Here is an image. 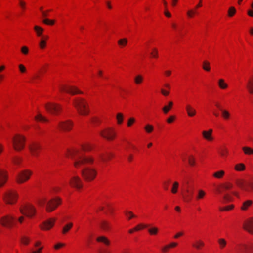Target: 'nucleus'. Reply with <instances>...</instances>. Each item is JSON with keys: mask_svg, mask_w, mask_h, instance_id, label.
<instances>
[{"mask_svg": "<svg viewBox=\"0 0 253 253\" xmlns=\"http://www.w3.org/2000/svg\"><path fill=\"white\" fill-rule=\"evenodd\" d=\"M69 155L74 161V165L76 168H81L86 165L92 164L94 159L92 156H86L78 149H73L69 151Z\"/></svg>", "mask_w": 253, "mask_h": 253, "instance_id": "f257e3e1", "label": "nucleus"}, {"mask_svg": "<svg viewBox=\"0 0 253 253\" xmlns=\"http://www.w3.org/2000/svg\"><path fill=\"white\" fill-rule=\"evenodd\" d=\"M73 104L81 115H86L88 114V104L85 100L78 98L74 100Z\"/></svg>", "mask_w": 253, "mask_h": 253, "instance_id": "f03ea898", "label": "nucleus"}, {"mask_svg": "<svg viewBox=\"0 0 253 253\" xmlns=\"http://www.w3.org/2000/svg\"><path fill=\"white\" fill-rule=\"evenodd\" d=\"M81 174L85 180L91 181L95 178L97 175V170L94 168L86 167L82 169Z\"/></svg>", "mask_w": 253, "mask_h": 253, "instance_id": "7ed1b4c3", "label": "nucleus"}, {"mask_svg": "<svg viewBox=\"0 0 253 253\" xmlns=\"http://www.w3.org/2000/svg\"><path fill=\"white\" fill-rule=\"evenodd\" d=\"M13 146L16 151H20L25 146V138L20 135H17L12 139Z\"/></svg>", "mask_w": 253, "mask_h": 253, "instance_id": "20e7f679", "label": "nucleus"}, {"mask_svg": "<svg viewBox=\"0 0 253 253\" xmlns=\"http://www.w3.org/2000/svg\"><path fill=\"white\" fill-rule=\"evenodd\" d=\"M0 222L2 226L10 228L15 224V218L14 216L7 215L0 218Z\"/></svg>", "mask_w": 253, "mask_h": 253, "instance_id": "39448f33", "label": "nucleus"}, {"mask_svg": "<svg viewBox=\"0 0 253 253\" xmlns=\"http://www.w3.org/2000/svg\"><path fill=\"white\" fill-rule=\"evenodd\" d=\"M32 172L28 169L21 171L16 176V180L18 183H22L27 181L30 179Z\"/></svg>", "mask_w": 253, "mask_h": 253, "instance_id": "423d86ee", "label": "nucleus"}, {"mask_svg": "<svg viewBox=\"0 0 253 253\" xmlns=\"http://www.w3.org/2000/svg\"><path fill=\"white\" fill-rule=\"evenodd\" d=\"M20 211L22 214L26 215L28 217H33L36 212L35 208L31 205L24 206L20 208Z\"/></svg>", "mask_w": 253, "mask_h": 253, "instance_id": "0eeeda50", "label": "nucleus"}, {"mask_svg": "<svg viewBox=\"0 0 253 253\" xmlns=\"http://www.w3.org/2000/svg\"><path fill=\"white\" fill-rule=\"evenodd\" d=\"M45 107L47 111L55 115L58 114L62 109L60 105L53 103H47Z\"/></svg>", "mask_w": 253, "mask_h": 253, "instance_id": "6e6552de", "label": "nucleus"}, {"mask_svg": "<svg viewBox=\"0 0 253 253\" xmlns=\"http://www.w3.org/2000/svg\"><path fill=\"white\" fill-rule=\"evenodd\" d=\"M61 203V199L56 198L49 200L46 204V209L48 212H51Z\"/></svg>", "mask_w": 253, "mask_h": 253, "instance_id": "1a4fd4ad", "label": "nucleus"}, {"mask_svg": "<svg viewBox=\"0 0 253 253\" xmlns=\"http://www.w3.org/2000/svg\"><path fill=\"white\" fill-rule=\"evenodd\" d=\"M100 135L108 140H112L116 136L115 131L110 128L105 129L100 132Z\"/></svg>", "mask_w": 253, "mask_h": 253, "instance_id": "9d476101", "label": "nucleus"}, {"mask_svg": "<svg viewBox=\"0 0 253 253\" xmlns=\"http://www.w3.org/2000/svg\"><path fill=\"white\" fill-rule=\"evenodd\" d=\"M17 199V194L15 191H9L4 196V200L8 204L14 203Z\"/></svg>", "mask_w": 253, "mask_h": 253, "instance_id": "9b49d317", "label": "nucleus"}, {"mask_svg": "<svg viewBox=\"0 0 253 253\" xmlns=\"http://www.w3.org/2000/svg\"><path fill=\"white\" fill-rule=\"evenodd\" d=\"M69 183L71 186L73 187H74L77 189H81L83 187V182L81 179L77 175H74L71 177Z\"/></svg>", "mask_w": 253, "mask_h": 253, "instance_id": "f8f14e48", "label": "nucleus"}, {"mask_svg": "<svg viewBox=\"0 0 253 253\" xmlns=\"http://www.w3.org/2000/svg\"><path fill=\"white\" fill-rule=\"evenodd\" d=\"M236 250L238 253H253V245H240Z\"/></svg>", "mask_w": 253, "mask_h": 253, "instance_id": "ddd939ff", "label": "nucleus"}, {"mask_svg": "<svg viewBox=\"0 0 253 253\" xmlns=\"http://www.w3.org/2000/svg\"><path fill=\"white\" fill-rule=\"evenodd\" d=\"M237 184L240 188L247 192H250L252 190H253V182H249L247 183H244L243 181L238 180L237 181Z\"/></svg>", "mask_w": 253, "mask_h": 253, "instance_id": "4468645a", "label": "nucleus"}, {"mask_svg": "<svg viewBox=\"0 0 253 253\" xmlns=\"http://www.w3.org/2000/svg\"><path fill=\"white\" fill-rule=\"evenodd\" d=\"M60 90L61 91H65L72 95L82 93V92L79 91L76 87L74 86H62L60 88Z\"/></svg>", "mask_w": 253, "mask_h": 253, "instance_id": "2eb2a0df", "label": "nucleus"}, {"mask_svg": "<svg viewBox=\"0 0 253 253\" xmlns=\"http://www.w3.org/2000/svg\"><path fill=\"white\" fill-rule=\"evenodd\" d=\"M29 149L33 156H37L41 146L39 144L34 142L29 145Z\"/></svg>", "mask_w": 253, "mask_h": 253, "instance_id": "dca6fc26", "label": "nucleus"}, {"mask_svg": "<svg viewBox=\"0 0 253 253\" xmlns=\"http://www.w3.org/2000/svg\"><path fill=\"white\" fill-rule=\"evenodd\" d=\"M243 228L253 234V218L246 220L243 224Z\"/></svg>", "mask_w": 253, "mask_h": 253, "instance_id": "f3484780", "label": "nucleus"}, {"mask_svg": "<svg viewBox=\"0 0 253 253\" xmlns=\"http://www.w3.org/2000/svg\"><path fill=\"white\" fill-rule=\"evenodd\" d=\"M73 123L69 120L61 122L59 124L60 128L65 131H69L71 129Z\"/></svg>", "mask_w": 253, "mask_h": 253, "instance_id": "a211bd4d", "label": "nucleus"}, {"mask_svg": "<svg viewBox=\"0 0 253 253\" xmlns=\"http://www.w3.org/2000/svg\"><path fill=\"white\" fill-rule=\"evenodd\" d=\"M55 221V219H49L44 221L41 227L43 230H49L53 226Z\"/></svg>", "mask_w": 253, "mask_h": 253, "instance_id": "6ab92c4d", "label": "nucleus"}, {"mask_svg": "<svg viewBox=\"0 0 253 253\" xmlns=\"http://www.w3.org/2000/svg\"><path fill=\"white\" fill-rule=\"evenodd\" d=\"M212 130L209 129L208 131H203L202 135L203 137L208 141H212L213 137L212 136Z\"/></svg>", "mask_w": 253, "mask_h": 253, "instance_id": "aec40b11", "label": "nucleus"}, {"mask_svg": "<svg viewBox=\"0 0 253 253\" xmlns=\"http://www.w3.org/2000/svg\"><path fill=\"white\" fill-rule=\"evenodd\" d=\"M246 87L249 92L253 94V76L248 80Z\"/></svg>", "mask_w": 253, "mask_h": 253, "instance_id": "412c9836", "label": "nucleus"}, {"mask_svg": "<svg viewBox=\"0 0 253 253\" xmlns=\"http://www.w3.org/2000/svg\"><path fill=\"white\" fill-rule=\"evenodd\" d=\"M186 110L187 111L188 115L189 117H193L196 113V110L194 108H193L190 105H186Z\"/></svg>", "mask_w": 253, "mask_h": 253, "instance_id": "4be33fe9", "label": "nucleus"}, {"mask_svg": "<svg viewBox=\"0 0 253 253\" xmlns=\"http://www.w3.org/2000/svg\"><path fill=\"white\" fill-rule=\"evenodd\" d=\"M7 180V175L5 172L0 170V187L4 185Z\"/></svg>", "mask_w": 253, "mask_h": 253, "instance_id": "5701e85b", "label": "nucleus"}, {"mask_svg": "<svg viewBox=\"0 0 253 253\" xmlns=\"http://www.w3.org/2000/svg\"><path fill=\"white\" fill-rule=\"evenodd\" d=\"M111 157L112 154L109 153L106 154H100L98 155L99 159L103 162L107 161L111 159Z\"/></svg>", "mask_w": 253, "mask_h": 253, "instance_id": "b1692460", "label": "nucleus"}, {"mask_svg": "<svg viewBox=\"0 0 253 253\" xmlns=\"http://www.w3.org/2000/svg\"><path fill=\"white\" fill-rule=\"evenodd\" d=\"M73 223L69 222L64 225L62 228V233L63 234H66L73 227Z\"/></svg>", "mask_w": 253, "mask_h": 253, "instance_id": "393cba45", "label": "nucleus"}, {"mask_svg": "<svg viewBox=\"0 0 253 253\" xmlns=\"http://www.w3.org/2000/svg\"><path fill=\"white\" fill-rule=\"evenodd\" d=\"M233 185L230 183H226L221 186V189H218L219 193H222L224 190H228L232 188Z\"/></svg>", "mask_w": 253, "mask_h": 253, "instance_id": "a878e982", "label": "nucleus"}, {"mask_svg": "<svg viewBox=\"0 0 253 253\" xmlns=\"http://www.w3.org/2000/svg\"><path fill=\"white\" fill-rule=\"evenodd\" d=\"M252 201L250 200L245 201L241 207V210L243 211L247 210L248 208L252 204Z\"/></svg>", "mask_w": 253, "mask_h": 253, "instance_id": "bb28decb", "label": "nucleus"}, {"mask_svg": "<svg viewBox=\"0 0 253 253\" xmlns=\"http://www.w3.org/2000/svg\"><path fill=\"white\" fill-rule=\"evenodd\" d=\"M173 106V102L170 101L169 102L167 105H165L162 109L165 114H167L168 112L172 108Z\"/></svg>", "mask_w": 253, "mask_h": 253, "instance_id": "cd10ccee", "label": "nucleus"}, {"mask_svg": "<svg viewBox=\"0 0 253 253\" xmlns=\"http://www.w3.org/2000/svg\"><path fill=\"white\" fill-rule=\"evenodd\" d=\"M100 226L103 230L107 231L110 228V224L106 221H102L100 223Z\"/></svg>", "mask_w": 253, "mask_h": 253, "instance_id": "c85d7f7f", "label": "nucleus"}, {"mask_svg": "<svg viewBox=\"0 0 253 253\" xmlns=\"http://www.w3.org/2000/svg\"><path fill=\"white\" fill-rule=\"evenodd\" d=\"M148 231L151 235H156L158 233L159 229L156 227H151L148 229Z\"/></svg>", "mask_w": 253, "mask_h": 253, "instance_id": "c756f323", "label": "nucleus"}, {"mask_svg": "<svg viewBox=\"0 0 253 253\" xmlns=\"http://www.w3.org/2000/svg\"><path fill=\"white\" fill-rule=\"evenodd\" d=\"M34 29L38 36H42V33L44 31L43 28L38 26H35Z\"/></svg>", "mask_w": 253, "mask_h": 253, "instance_id": "7c9ffc66", "label": "nucleus"}, {"mask_svg": "<svg viewBox=\"0 0 253 253\" xmlns=\"http://www.w3.org/2000/svg\"><path fill=\"white\" fill-rule=\"evenodd\" d=\"M242 150L244 153L246 155H253V149L249 147L245 146L242 147Z\"/></svg>", "mask_w": 253, "mask_h": 253, "instance_id": "2f4dec72", "label": "nucleus"}, {"mask_svg": "<svg viewBox=\"0 0 253 253\" xmlns=\"http://www.w3.org/2000/svg\"><path fill=\"white\" fill-rule=\"evenodd\" d=\"M97 241L98 242H101L104 243L106 245H109L110 244V241L109 240L104 236H100L97 238Z\"/></svg>", "mask_w": 253, "mask_h": 253, "instance_id": "473e14b6", "label": "nucleus"}, {"mask_svg": "<svg viewBox=\"0 0 253 253\" xmlns=\"http://www.w3.org/2000/svg\"><path fill=\"white\" fill-rule=\"evenodd\" d=\"M218 243L220 249H223L225 247L227 244V242L225 239L223 238H220L218 240Z\"/></svg>", "mask_w": 253, "mask_h": 253, "instance_id": "72a5a7b5", "label": "nucleus"}, {"mask_svg": "<svg viewBox=\"0 0 253 253\" xmlns=\"http://www.w3.org/2000/svg\"><path fill=\"white\" fill-rule=\"evenodd\" d=\"M220 110L222 113V117L225 120L229 119L230 116V113L227 110L224 109H220Z\"/></svg>", "mask_w": 253, "mask_h": 253, "instance_id": "f704fd0d", "label": "nucleus"}, {"mask_svg": "<svg viewBox=\"0 0 253 253\" xmlns=\"http://www.w3.org/2000/svg\"><path fill=\"white\" fill-rule=\"evenodd\" d=\"M218 85L220 88L223 89H226L228 86L227 84L225 83L224 80L222 79L219 80Z\"/></svg>", "mask_w": 253, "mask_h": 253, "instance_id": "c9c22d12", "label": "nucleus"}, {"mask_svg": "<svg viewBox=\"0 0 253 253\" xmlns=\"http://www.w3.org/2000/svg\"><path fill=\"white\" fill-rule=\"evenodd\" d=\"M143 80V78L142 75H138L134 78V82L136 84H140Z\"/></svg>", "mask_w": 253, "mask_h": 253, "instance_id": "e433bc0d", "label": "nucleus"}, {"mask_svg": "<svg viewBox=\"0 0 253 253\" xmlns=\"http://www.w3.org/2000/svg\"><path fill=\"white\" fill-rule=\"evenodd\" d=\"M118 43L121 47L125 46L127 43V40L126 38L121 39L118 40Z\"/></svg>", "mask_w": 253, "mask_h": 253, "instance_id": "4c0bfd02", "label": "nucleus"}, {"mask_svg": "<svg viewBox=\"0 0 253 253\" xmlns=\"http://www.w3.org/2000/svg\"><path fill=\"white\" fill-rule=\"evenodd\" d=\"M81 148L84 151H89L92 149L91 146L88 143L81 145Z\"/></svg>", "mask_w": 253, "mask_h": 253, "instance_id": "58836bf2", "label": "nucleus"}, {"mask_svg": "<svg viewBox=\"0 0 253 253\" xmlns=\"http://www.w3.org/2000/svg\"><path fill=\"white\" fill-rule=\"evenodd\" d=\"M202 68L204 70L209 71L211 69L210 63L207 61H204L203 62Z\"/></svg>", "mask_w": 253, "mask_h": 253, "instance_id": "ea45409f", "label": "nucleus"}, {"mask_svg": "<svg viewBox=\"0 0 253 253\" xmlns=\"http://www.w3.org/2000/svg\"><path fill=\"white\" fill-rule=\"evenodd\" d=\"M204 243L201 240L196 241L195 243L193 245V246L197 249H200L201 247L204 246Z\"/></svg>", "mask_w": 253, "mask_h": 253, "instance_id": "a19ab883", "label": "nucleus"}, {"mask_svg": "<svg viewBox=\"0 0 253 253\" xmlns=\"http://www.w3.org/2000/svg\"><path fill=\"white\" fill-rule=\"evenodd\" d=\"M35 118L37 121H40L42 122L48 121V120L46 118H45L44 117H43V116L40 114L35 116Z\"/></svg>", "mask_w": 253, "mask_h": 253, "instance_id": "79ce46f5", "label": "nucleus"}, {"mask_svg": "<svg viewBox=\"0 0 253 253\" xmlns=\"http://www.w3.org/2000/svg\"><path fill=\"white\" fill-rule=\"evenodd\" d=\"M245 169V165L242 163L237 164L235 167V169L237 171H242Z\"/></svg>", "mask_w": 253, "mask_h": 253, "instance_id": "37998d69", "label": "nucleus"}, {"mask_svg": "<svg viewBox=\"0 0 253 253\" xmlns=\"http://www.w3.org/2000/svg\"><path fill=\"white\" fill-rule=\"evenodd\" d=\"M148 226H149V225L144 224H139L138 225H137L136 227H134V230H135V231H137L141 229L147 228Z\"/></svg>", "mask_w": 253, "mask_h": 253, "instance_id": "c03bdc74", "label": "nucleus"}, {"mask_svg": "<svg viewBox=\"0 0 253 253\" xmlns=\"http://www.w3.org/2000/svg\"><path fill=\"white\" fill-rule=\"evenodd\" d=\"M224 174L223 170L218 171L213 174V176L217 178H221Z\"/></svg>", "mask_w": 253, "mask_h": 253, "instance_id": "a18cd8bd", "label": "nucleus"}, {"mask_svg": "<svg viewBox=\"0 0 253 253\" xmlns=\"http://www.w3.org/2000/svg\"><path fill=\"white\" fill-rule=\"evenodd\" d=\"M116 118L117 122L119 124H121L123 121V115L122 113H119L117 114Z\"/></svg>", "mask_w": 253, "mask_h": 253, "instance_id": "49530a36", "label": "nucleus"}, {"mask_svg": "<svg viewBox=\"0 0 253 253\" xmlns=\"http://www.w3.org/2000/svg\"><path fill=\"white\" fill-rule=\"evenodd\" d=\"M236 10L234 7H231L228 11V16L229 17H232L236 13Z\"/></svg>", "mask_w": 253, "mask_h": 253, "instance_id": "de8ad7c7", "label": "nucleus"}, {"mask_svg": "<svg viewBox=\"0 0 253 253\" xmlns=\"http://www.w3.org/2000/svg\"><path fill=\"white\" fill-rule=\"evenodd\" d=\"M46 42L43 39H41L39 42V46L41 49H44L46 46Z\"/></svg>", "mask_w": 253, "mask_h": 253, "instance_id": "09e8293b", "label": "nucleus"}, {"mask_svg": "<svg viewBox=\"0 0 253 253\" xmlns=\"http://www.w3.org/2000/svg\"><path fill=\"white\" fill-rule=\"evenodd\" d=\"M174 247V243H171L169 245H167V246H165V247H164L162 249V252L163 253H166V252H167L168 249L169 248H171V247Z\"/></svg>", "mask_w": 253, "mask_h": 253, "instance_id": "8fccbe9b", "label": "nucleus"}, {"mask_svg": "<svg viewBox=\"0 0 253 253\" xmlns=\"http://www.w3.org/2000/svg\"><path fill=\"white\" fill-rule=\"evenodd\" d=\"M223 199L225 202H227L231 201L232 198L229 194L225 193L223 195Z\"/></svg>", "mask_w": 253, "mask_h": 253, "instance_id": "3c124183", "label": "nucleus"}, {"mask_svg": "<svg viewBox=\"0 0 253 253\" xmlns=\"http://www.w3.org/2000/svg\"><path fill=\"white\" fill-rule=\"evenodd\" d=\"M144 129L147 133H151L153 130V126L151 125H147Z\"/></svg>", "mask_w": 253, "mask_h": 253, "instance_id": "603ef678", "label": "nucleus"}, {"mask_svg": "<svg viewBox=\"0 0 253 253\" xmlns=\"http://www.w3.org/2000/svg\"><path fill=\"white\" fill-rule=\"evenodd\" d=\"M42 22L45 24H47V25H52L54 24V20H50V19H44L43 20H42Z\"/></svg>", "mask_w": 253, "mask_h": 253, "instance_id": "864d4df0", "label": "nucleus"}, {"mask_svg": "<svg viewBox=\"0 0 253 253\" xmlns=\"http://www.w3.org/2000/svg\"><path fill=\"white\" fill-rule=\"evenodd\" d=\"M206 193L205 192L202 190H199L198 191V194L197 196V199H202L203 198L204 196L205 195Z\"/></svg>", "mask_w": 253, "mask_h": 253, "instance_id": "5fc2aeb1", "label": "nucleus"}, {"mask_svg": "<svg viewBox=\"0 0 253 253\" xmlns=\"http://www.w3.org/2000/svg\"><path fill=\"white\" fill-rule=\"evenodd\" d=\"M233 205H232L230 206H226V207L222 208H220V211H229V210H230L232 209H233Z\"/></svg>", "mask_w": 253, "mask_h": 253, "instance_id": "6e6d98bb", "label": "nucleus"}, {"mask_svg": "<svg viewBox=\"0 0 253 253\" xmlns=\"http://www.w3.org/2000/svg\"><path fill=\"white\" fill-rule=\"evenodd\" d=\"M19 69L20 71L22 73H25L26 71V68L22 64L19 65Z\"/></svg>", "mask_w": 253, "mask_h": 253, "instance_id": "4d7b16f0", "label": "nucleus"}, {"mask_svg": "<svg viewBox=\"0 0 253 253\" xmlns=\"http://www.w3.org/2000/svg\"><path fill=\"white\" fill-rule=\"evenodd\" d=\"M153 52L151 53V55L152 57L157 58L158 57V51L156 48H154L153 50Z\"/></svg>", "mask_w": 253, "mask_h": 253, "instance_id": "13d9d810", "label": "nucleus"}, {"mask_svg": "<svg viewBox=\"0 0 253 253\" xmlns=\"http://www.w3.org/2000/svg\"><path fill=\"white\" fill-rule=\"evenodd\" d=\"M28 51H29L28 48L26 46H23L21 48V52L24 54L26 55V54H28Z\"/></svg>", "mask_w": 253, "mask_h": 253, "instance_id": "bf43d9fd", "label": "nucleus"}, {"mask_svg": "<svg viewBox=\"0 0 253 253\" xmlns=\"http://www.w3.org/2000/svg\"><path fill=\"white\" fill-rule=\"evenodd\" d=\"M188 163L191 166H194L195 164L194 159L192 157H190L188 159Z\"/></svg>", "mask_w": 253, "mask_h": 253, "instance_id": "052dcab7", "label": "nucleus"}, {"mask_svg": "<svg viewBox=\"0 0 253 253\" xmlns=\"http://www.w3.org/2000/svg\"><path fill=\"white\" fill-rule=\"evenodd\" d=\"M135 122V119L134 118H131L128 120L127 123V126H130L132 125V124Z\"/></svg>", "mask_w": 253, "mask_h": 253, "instance_id": "680f3d73", "label": "nucleus"}, {"mask_svg": "<svg viewBox=\"0 0 253 253\" xmlns=\"http://www.w3.org/2000/svg\"><path fill=\"white\" fill-rule=\"evenodd\" d=\"M21 242L24 244L27 245L28 244L29 239L26 237H23L21 239Z\"/></svg>", "mask_w": 253, "mask_h": 253, "instance_id": "e2e57ef3", "label": "nucleus"}, {"mask_svg": "<svg viewBox=\"0 0 253 253\" xmlns=\"http://www.w3.org/2000/svg\"><path fill=\"white\" fill-rule=\"evenodd\" d=\"M174 121V116H170L167 119V122L168 123H171Z\"/></svg>", "mask_w": 253, "mask_h": 253, "instance_id": "0e129e2a", "label": "nucleus"}, {"mask_svg": "<svg viewBox=\"0 0 253 253\" xmlns=\"http://www.w3.org/2000/svg\"><path fill=\"white\" fill-rule=\"evenodd\" d=\"M65 244L63 243H58L54 246V248L55 249H58L61 247L64 246Z\"/></svg>", "mask_w": 253, "mask_h": 253, "instance_id": "69168bd1", "label": "nucleus"}, {"mask_svg": "<svg viewBox=\"0 0 253 253\" xmlns=\"http://www.w3.org/2000/svg\"><path fill=\"white\" fill-rule=\"evenodd\" d=\"M126 215H129V219L135 217V215L131 211L126 212Z\"/></svg>", "mask_w": 253, "mask_h": 253, "instance_id": "338daca9", "label": "nucleus"}, {"mask_svg": "<svg viewBox=\"0 0 253 253\" xmlns=\"http://www.w3.org/2000/svg\"><path fill=\"white\" fill-rule=\"evenodd\" d=\"M110 253V251H109L106 249H102L99 251V253Z\"/></svg>", "mask_w": 253, "mask_h": 253, "instance_id": "774afa93", "label": "nucleus"}]
</instances>
